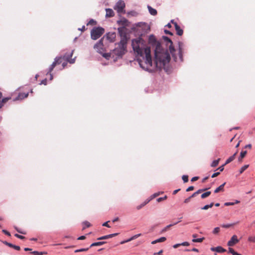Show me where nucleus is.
<instances>
[{
    "label": "nucleus",
    "instance_id": "obj_1",
    "mask_svg": "<svg viewBox=\"0 0 255 255\" xmlns=\"http://www.w3.org/2000/svg\"><path fill=\"white\" fill-rule=\"evenodd\" d=\"M132 46L134 52L143 58V60L138 58L137 61L140 67L146 71L153 72L156 69L160 70L164 68L166 64L170 60V56L167 50L161 48L159 43L157 44L155 50L154 66L152 65L150 48L145 46L141 38L133 40Z\"/></svg>",
    "mask_w": 255,
    "mask_h": 255
},
{
    "label": "nucleus",
    "instance_id": "obj_2",
    "mask_svg": "<svg viewBox=\"0 0 255 255\" xmlns=\"http://www.w3.org/2000/svg\"><path fill=\"white\" fill-rule=\"evenodd\" d=\"M73 52H74V50H72L70 54H68L66 53L63 56V57H57L55 58L54 61L50 65V67L49 68L48 71L47 72V74H50V80H52L53 79V75L51 73L56 65L61 64L63 60L67 61L71 64H73L75 62V58H74L73 59L71 58V57L73 55Z\"/></svg>",
    "mask_w": 255,
    "mask_h": 255
},
{
    "label": "nucleus",
    "instance_id": "obj_3",
    "mask_svg": "<svg viewBox=\"0 0 255 255\" xmlns=\"http://www.w3.org/2000/svg\"><path fill=\"white\" fill-rule=\"evenodd\" d=\"M105 30L101 27L94 28L91 32V38L93 40H96L101 36L104 33Z\"/></svg>",
    "mask_w": 255,
    "mask_h": 255
},
{
    "label": "nucleus",
    "instance_id": "obj_4",
    "mask_svg": "<svg viewBox=\"0 0 255 255\" xmlns=\"http://www.w3.org/2000/svg\"><path fill=\"white\" fill-rule=\"evenodd\" d=\"M163 39L166 42L167 46L169 47V50L170 51V53L171 54L173 58L175 61H178V56L175 55V49L173 46V43L171 39H170L168 37L163 36Z\"/></svg>",
    "mask_w": 255,
    "mask_h": 255
},
{
    "label": "nucleus",
    "instance_id": "obj_5",
    "mask_svg": "<svg viewBox=\"0 0 255 255\" xmlns=\"http://www.w3.org/2000/svg\"><path fill=\"white\" fill-rule=\"evenodd\" d=\"M127 40L128 39L125 38L121 39L119 43V49L118 50V51L120 55L124 54L126 51L127 48Z\"/></svg>",
    "mask_w": 255,
    "mask_h": 255
},
{
    "label": "nucleus",
    "instance_id": "obj_6",
    "mask_svg": "<svg viewBox=\"0 0 255 255\" xmlns=\"http://www.w3.org/2000/svg\"><path fill=\"white\" fill-rule=\"evenodd\" d=\"M125 7V3L123 0H120L117 2L115 6H114V9L117 11L119 13H121L122 12L125 13L124 8Z\"/></svg>",
    "mask_w": 255,
    "mask_h": 255
},
{
    "label": "nucleus",
    "instance_id": "obj_7",
    "mask_svg": "<svg viewBox=\"0 0 255 255\" xmlns=\"http://www.w3.org/2000/svg\"><path fill=\"white\" fill-rule=\"evenodd\" d=\"M117 22L121 27H124L126 28H127V27H129L130 25V22H129L128 20L125 17L121 18Z\"/></svg>",
    "mask_w": 255,
    "mask_h": 255
},
{
    "label": "nucleus",
    "instance_id": "obj_8",
    "mask_svg": "<svg viewBox=\"0 0 255 255\" xmlns=\"http://www.w3.org/2000/svg\"><path fill=\"white\" fill-rule=\"evenodd\" d=\"M118 31L119 32V34L121 37V39H123L124 38L127 39V28L124 27H120L118 28Z\"/></svg>",
    "mask_w": 255,
    "mask_h": 255
},
{
    "label": "nucleus",
    "instance_id": "obj_9",
    "mask_svg": "<svg viewBox=\"0 0 255 255\" xmlns=\"http://www.w3.org/2000/svg\"><path fill=\"white\" fill-rule=\"evenodd\" d=\"M237 236L236 235H233L231 240L228 242V246L229 247L234 246L235 244L239 242Z\"/></svg>",
    "mask_w": 255,
    "mask_h": 255
},
{
    "label": "nucleus",
    "instance_id": "obj_10",
    "mask_svg": "<svg viewBox=\"0 0 255 255\" xmlns=\"http://www.w3.org/2000/svg\"><path fill=\"white\" fill-rule=\"evenodd\" d=\"M28 92L19 93L18 96L13 100V101L22 100L26 98L28 96Z\"/></svg>",
    "mask_w": 255,
    "mask_h": 255
},
{
    "label": "nucleus",
    "instance_id": "obj_11",
    "mask_svg": "<svg viewBox=\"0 0 255 255\" xmlns=\"http://www.w3.org/2000/svg\"><path fill=\"white\" fill-rule=\"evenodd\" d=\"M183 44L181 42H179L178 58L181 61H183Z\"/></svg>",
    "mask_w": 255,
    "mask_h": 255
},
{
    "label": "nucleus",
    "instance_id": "obj_12",
    "mask_svg": "<svg viewBox=\"0 0 255 255\" xmlns=\"http://www.w3.org/2000/svg\"><path fill=\"white\" fill-rule=\"evenodd\" d=\"M116 35L115 32H109L107 34V39L109 40L110 42H112L115 41Z\"/></svg>",
    "mask_w": 255,
    "mask_h": 255
},
{
    "label": "nucleus",
    "instance_id": "obj_13",
    "mask_svg": "<svg viewBox=\"0 0 255 255\" xmlns=\"http://www.w3.org/2000/svg\"><path fill=\"white\" fill-rule=\"evenodd\" d=\"M173 23L174 24L177 34L179 36H181L183 33V30L180 28V27L177 24L176 22H173Z\"/></svg>",
    "mask_w": 255,
    "mask_h": 255
},
{
    "label": "nucleus",
    "instance_id": "obj_14",
    "mask_svg": "<svg viewBox=\"0 0 255 255\" xmlns=\"http://www.w3.org/2000/svg\"><path fill=\"white\" fill-rule=\"evenodd\" d=\"M211 250L212 251L216 252L218 253H224L226 251V250L225 249H224L221 246L211 248Z\"/></svg>",
    "mask_w": 255,
    "mask_h": 255
},
{
    "label": "nucleus",
    "instance_id": "obj_15",
    "mask_svg": "<svg viewBox=\"0 0 255 255\" xmlns=\"http://www.w3.org/2000/svg\"><path fill=\"white\" fill-rule=\"evenodd\" d=\"M118 235H119V233H115V234H110V235H106V236H102L101 237L98 238L97 240H106V239H108L109 238H111L117 236Z\"/></svg>",
    "mask_w": 255,
    "mask_h": 255
},
{
    "label": "nucleus",
    "instance_id": "obj_16",
    "mask_svg": "<svg viewBox=\"0 0 255 255\" xmlns=\"http://www.w3.org/2000/svg\"><path fill=\"white\" fill-rule=\"evenodd\" d=\"M106 16L107 17H112L115 15L114 11L111 8H106Z\"/></svg>",
    "mask_w": 255,
    "mask_h": 255
},
{
    "label": "nucleus",
    "instance_id": "obj_17",
    "mask_svg": "<svg viewBox=\"0 0 255 255\" xmlns=\"http://www.w3.org/2000/svg\"><path fill=\"white\" fill-rule=\"evenodd\" d=\"M226 184V182H224L223 184H222V185H221L219 187H218V188H217L215 190H214V193H217L220 191H224V187L225 186Z\"/></svg>",
    "mask_w": 255,
    "mask_h": 255
},
{
    "label": "nucleus",
    "instance_id": "obj_18",
    "mask_svg": "<svg viewBox=\"0 0 255 255\" xmlns=\"http://www.w3.org/2000/svg\"><path fill=\"white\" fill-rule=\"evenodd\" d=\"M237 153V152H236L235 153H234V154H233L232 156H230L228 159H227L224 165H226L233 161L235 159V157Z\"/></svg>",
    "mask_w": 255,
    "mask_h": 255
},
{
    "label": "nucleus",
    "instance_id": "obj_19",
    "mask_svg": "<svg viewBox=\"0 0 255 255\" xmlns=\"http://www.w3.org/2000/svg\"><path fill=\"white\" fill-rule=\"evenodd\" d=\"M103 38L100 40V41L94 46L95 49H98L99 48H102L103 46Z\"/></svg>",
    "mask_w": 255,
    "mask_h": 255
},
{
    "label": "nucleus",
    "instance_id": "obj_20",
    "mask_svg": "<svg viewBox=\"0 0 255 255\" xmlns=\"http://www.w3.org/2000/svg\"><path fill=\"white\" fill-rule=\"evenodd\" d=\"M166 240V238L165 237H161L158 239L154 240L151 242L152 244H155L157 243L163 242Z\"/></svg>",
    "mask_w": 255,
    "mask_h": 255
},
{
    "label": "nucleus",
    "instance_id": "obj_21",
    "mask_svg": "<svg viewBox=\"0 0 255 255\" xmlns=\"http://www.w3.org/2000/svg\"><path fill=\"white\" fill-rule=\"evenodd\" d=\"M148 9L149 13L152 15H155L157 14V11L155 9L153 8L150 6H148Z\"/></svg>",
    "mask_w": 255,
    "mask_h": 255
},
{
    "label": "nucleus",
    "instance_id": "obj_22",
    "mask_svg": "<svg viewBox=\"0 0 255 255\" xmlns=\"http://www.w3.org/2000/svg\"><path fill=\"white\" fill-rule=\"evenodd\" d=\"M150 200L151 199H147L143 203L136 206V209L138 210H140L141 208H142L143 207H144L145 205H146L150 201Z\"/></svg>",
    "mask_w": 255,
    "mask_h": 255
},
{
    "label": "nucleus",
    "instance_id": "obj_23",
    "mask_svg": "<svg viewBox=\"0 0 255 255\" xmlns=\"http://www.w3.org/2000/svg\"><path fill=\"white\" fill-rule=\"evenodd\" d=\"M179 222H180V221H179ZM178 223V222L174 223H173V224H170V225H167V226H166L164 228H163V229H162V232H166L169 228H170L171 227H172V226H174V225H176Z\"/></svg>",
    "mask_w": 255,
    "mask_h": 255
},
{
    "label": "nucleus",
    "instance_id": "obj_24",
    "mask_svg": "<svg viewBox=\"0 0 255 255\" xmlns=\"http://www.w3.org/2000/svg\"><path fill=\"white\" fill-rule=\"evenodd\" d=\"M105 242H96L92 244L90 246V248L95 247V246H99L104 245L105 244Z\"/></svg>",
    "mask_w": 255,
    "mask_h": 255
},
{
    "label": "nucleus",
    "instance_id": "obj_25",
    "mask_svg": "<svg viewBox=\"0 0 255 255\" xmlns=\"http://www.w3.org/2000/svg\"><path fill=\"white\" fill-rule=\"evenodd\" d=\"M247 152V151H242L240 154V156L239 157V160L242 161V159L246 156Z\"/></svg>",
    "mask_w": 255,
    "mask_h": 255
},
{
    "label": "nucleus",
    "instance_id": "obj_26",
    "mask_svg": "<svg viewBox=\"0 0 255 255\" xmlns=\"http://www.w3.org/2000/svg\"><path fill=\"white\" fill-rule=\"evenodd\" d=\"M220 160V158H218L217 160H214L211 164V167H216L218 165Z\"/></svg>",
    "mask_w": 255,
    "mask_h": 255
},
{
    "label": "nucleus",
    "instance_id": "obj_27",
    "mask_svg": "<svg viewBox=\"0 0 255 255\" xmlns=\"http://www.w3.org/2000/svg\"><path fill=\"white\" fill-rule=\"evenodd\" d=\"M211 191H207L205 193H203L201 197L202 199H204V198H206L207 197H208V196H209L211 194Z\"/></svg>",
    "mask_w": 255,
    "mask_h": 255
},
{
    "label": "nucleus",
    "instance_id": "obj_28",
    "mask_svg": "<svg viewBox=\"0 0 255 255\" xmlns=\"http://www.w3.org/2000/svg\"><path fill=\"white\" fill-rule=\"evenodd\" d=\"M84 227H83L82 230H85L86 228L90 227L91 226V224L88 221H85L83 223Z\"/></svg>",
    "mask_w": 255,
    "mask_h": 255
},
{
    "label": "nucleus",
    "instance_id": "obj_29",
    "mask_svg": "<svg viewBox=\"0 0 255 255\" xmlns=\"http://www.w3.org/2000/svg\"><path fill=\"white\" fill-rule=\"evenodd\" d=\"M149 41L150 43H155L156 42V38L154 35H150L149 37Z\"/></svg>",
    "mask_w": 255,
    "mask_h": 255
},
{
    "label": "nucleus",
    "instance_id": "obj_30",
    "mask_svg": "<svg viewBox=\"0 0 255 255\" xmlns=\"http://www.w3.org/2000/svg\"><path fill=\"white\" fill-rule=\"evenodd\" d=\"M204 240V238L199 239H193L192 242L194 243H201Z\"/></svg>",
    "mask_w": 255,
    "mask_h": 255
},
{
    "label": "nucleus",
    "instance_id": "obj_31",
    "mask_svg": "<svg viewBox=\"0 0 255 255\" xmlns=\"http://www.w3.org/2000/svg\"><path fill=\"white\" fill-rule=\"evenodd\" d=\"M249 165H245L240 169V173H242L245 170L249 167Z\"/></svg>",
    "mask_w": 255,
    "mask_h": 255
},
{
    "label": "nucleus",
    "instance_id": "obj_32",
    "mask_svg": "<svg viewBox=\"0 0 255 255\" xmlns=\"http://www.w3.org/2000/svg\"><path fill=\"white\" fill-rule=\"evenodd\" d=\"M235 224H223L221 225V227L224 228H230L234 225H235Z\"/></svg>",
    "mask_w": 255,
    "mask_h": 255
},
{
    "label": "nucleus",
    "instance_id": "obj_33",
    "mask_svg": "<svg viewBox=\"0 0 255 255\" xmlns=\"http://www.w3.org/2000/svg\"><path fill=\"white\" fill-rule=\"evenodd\" d=\"M95 24H96V21L95 20H94V19H92L89 20V21L88 22L87 25H94Z\"/></svg>",
    "mask_w": 255,
    "mask_h": 255
},
{
    "label": "nucleus",
    "instance_id": "obj_34",
    "mask_svg": "<svg viewBox=\"0 0 255 255\" xmlns=\"http://www.w3.org/2000/svg\"><path fill=\"white\" fill-rule=\"evenodd\" d=\"M31 254H33L34 255H43L46 253L44 252H38L37 251H34L31 252Z\"/></svg>",
    "mask_w": 255,
    "mask_h": 255
},
{
    "label": "nucleus",
    "instance_id": "obj_35",
    "mask_svg": "<svg viewBox=\"0 0 255 255\" xmlns=\"http://www.w3.org/2000/svg\"><path fill=\"white\" fill-rule=\"evenodd\" d=\"M248 241L255 243V236H250L248 238Z\"/></svg>",
    "mask_w": 255,
    "mask_h": 255
},
{
    "label": "nucleus",
    "instance_id": "obj_36",
    "mask_svg": "<svg viewBox=\"0 0 255 255\" xmlns=\"http://www.w3.org/2000/svg\"><path fill=\"white\" fill-rule=\"evenodd\" d=\"M11 99V97H6L1 100V103L3 104L6 103L9 100Z\"/></svg>",
    "mask_w": 255,
    "mask_h": 255
},
{
    "label": "nucleus",
    "instance_id": "obj_37",
    "mask_svg": "<svg viewBox=\"0 0 255 255\" xmlns=\"http://www.w3.org/2000/svg\"><path fill=\"white\" fill-rule=\"evenodd\" d=\"M141 236V234H137V235H135L133 236H132L131 238H130V239H128V241H132L133 240H134L136 238H137L138 237H139V236Z\"/></svg>",
    "mask_w": 255,
    "mask_h": 255
},
{
    "label": "nucleus",
    "instance_id": "obj_38",
    "mask_svg": "<svg viewBox=\"0 0 255 255\" xmlns=\"http://www.w3.org/2000/svg\"><path fill=\"white\" fill-rule=\"evenodd\" d=\"M182 180H183L184 182L186 183L188 181V175H183L182 176Z\"/></svg>",
    "mask_w": 255,
    "mask_h": 255
},
{
    "label": "nucleus",
    "instance_id": "obj_39",
    "mask_svg": "<svg viewBox=\"0 0 255 255\" xmlns=\"http://www.w3.org/2000/svg\"><path fill=\"white\" fill-rule=\"evenodd\" d=\"M89 250V248L86 249H81L79 250H76L75 251V253H78V252H85Z\"/></svg>",
    "mask_w": 255,
    "mask_h": 255
},
{
    "label": "nucleus",
    "instance_id": "obj_40",
    "mask_svg": "<svg viewBox=\"0 0 255 255\" xmlns=\"http://www.w3.org/2000/svg\"><path fill=\"white\" fill-rule=\"evenodd\" d=\"M220 228L216 227L214 229V230L213 231V233L214 234H218L220 232Z\"/></svg>",
    "mask_w": 255,
    "mask_h": 255
},
{
    "label": "nucleus",
    "instance_id": "obj_41",
    "mask_svg": "<svg viewBox=\"0 0 255 255\" xmlns=\"http://www.w3.org/2000/svg\"><path fill=\"white\" fill-rule=\"evenodd\" d=\"M14 236L16 237V238H18V239H21V240H23V239H24L25 238V237H24L23 236H21V235H18L17 234H15L14 235Z\"/></svg>",
    "mask_w": 255,
    "mask_h": 255
},
{
    "label": "nucleus",
    "instance_id": "obj_42",
    "mask_svg": "<svg viewBox=\"0 0 255 255\" xmlns=\"http://www.w3.org/2000/svg\"><path fill=\"white\" fill-rule=\"evenodd\" d=\"M167 198V196H165L164 197H160V198H158L157 199V201L158 202H160L162 201H163L165 199H166Z\"/></svg>",
    "mask_w": 255,
    "mask_h": 255
},
{
    "label": "nucleus",
    "instance_id": "obj_43",
    "mask_svg": "<svg viewBox=\"0 0 255 255\" xmlns=\"http://www.w3.org/2000/svg\"><path fill=\"white\" fill-rule=\"evenodd\" d=\"M194 189V186H191L189 187L188 188H187L186 190V192H189L190 191L193 190Z\"/></svg>",
    "mask_w": 255,
    "mask_h": 255
},
{
    "label": "nucleus",
    "instance_id": "obj_44",
    "mask_svg": "<svg viewBox=\"0 0 255 255\" xmlns=\"http://www.w3.org/2000/svg\"><path fill=\"white\" fill-rule=\"evenodd\" d=\"M2 232L6 235L8 236H10L11 235L10 234V233L9 232H8L7 231L5 230H2Z\"/></svg>",
    "mask_w": 255,
    "mask_h": 255
},
{
    "label": "nucleus",
    "instance_id": "obj_45",
    "mask_svg": "<svg viewBox=\"0 0 255 255\" xmlns=\"http://www.w3.org/2000/svg\"><path fill=\"white\" fill-rule=\"evenodd\" d=\"M235 251H234V250L231 248H229V253L232 254L233 255H234V254L235 253Z\"/></svg>",
    "mask_w": 255,
    "mask_h": 255
},
{
    "label": "nucleus",
    "instance_id": "obj_46",
    "mask_svg": "<svg viewBox=\"0 0 255 255\" xmlns=\"http://www.w3.org/2000/svg\"><path fill=\"white\" fill-rule=\"evenodd\" d=\"M220 174V172H217L216 173H214V174H212V175L211 176V177L212 178H214L215 177H217L218 176L219 174Z\"/></svg>",
    "mask_w": 255,
    "mask_h": 255
},
{
    "label": "nucleus",
    "instance_id": "obj_47",
    "mask_svg": "<svg viewBox=\"0 0 255 255\" xmlns=\"http://www.w3.org/2000/svg\"><path fill=\"white\" fill-rule=\"evenodd\" d=\"M192 198H190V196L186 199H185L184 201V203H185V204H187L190 201V200Z\"/></svg>",
    "mask_w": 255,
    "mask_h": 255
},
{
    "label": "nucleus",
    "instance_id": "obj_48",
    "mask_svg": "<svg viewBox=\"0 0 255 255\" xmlns=\"http://www.w3.org/2000/svg\"><path fill=\"white\" fill-rule=\"evenodd\" d=\"M224 205H225V206H228L234 205L235 203L234 202H226Z\"/></svg>",
    "mask_w": 255,
    "mask_h": 255
},
{
    "label": "nucleus",
    "instance_id": "obj_49",
    "mask_svg": "<svg viewBox=\"0 0 255 255\" xmlns=\"http://www.w3.org/2000/svg\"><path fill=\"white\" fill-rule=\"evenodd\" d=\"M180 245L183 246H189L190 245L189 243L187 242H185L182 243H181Z\"/></svg>",
    "mask_w": 255,
    "mask_h": 255
},
{
    "label": "nucleus",
    "instance_id": "obj_50",
    "mask_svg": "<svg viewBox=\"0 0 255 255\" xmlns=\"http://www.w3.org/2000/svg\"><path fill=\"white\" fill-rule=\"evenodd\" d=\"M225 165L223 164L222 166L219 167L217 170H220V172H222L224 170V166Z\"/></svg>",
    "mask_w": 255,
    "mask_h": 255
},
{
    "label": "nucleus",
    "instance_id": "obj_51",
    "mask_svg": "<svg viewBox=\"0 0 255 255\" xmlns=\"http://www.w3.org/2000/svg\"><path fill=\"white\" fill-rule=\"evenodd\" d=\"M110 221H107L106 222H105L103 224V226H105V227H107L108 228H111V226L108 224V223Z\"/></svg>",
    "mask_w": 255,
    "mask_h": 255
},
{
    "label": "nucleus",
    "instance_id": "obj_52",
    "mask_svg": "<svg viewBox=\"0 0 255 255\" xmlns=\"http://www.w3.org/2000/svg\"><path fill=\"white\" fill-rule=\"evenodd\" d=\"M15 229H16V230L20 234H25L26 233L23 232V231H22L21 230H20L19 229H18L17 227H15Z\"/></svg>",
    "mask_w": 255,
    "mask_h": 255
},
{
    "label": "nucleus",
    "instance_id": "obj_53",
    "mask_svg": "<svg viewBox=\"0 0 255 255\" xmlns=\"http://www.w3.org/2000/svg\"><path fill=\"white\" fill-rule=\"evenodd\" d=\"M13 249H14L15 250H17V251H19L20 250V248L19 246H15V245H14L13 246Z\"/></svg>",
    "mask_w": 255,
    "mask_h": 255
},
{
    "label": "nucleus",
    "instance_id": "obj_54",
    "mask_svg": "<svg viewBox=\"0 0 255 255\" xmlns=\"http://www.w3.org/2000/svg\"><path fill=\"white\" fill-rule=\"evenodd\" d=\"M67 61H65L64 62L63 61L62 63H61L62 65L63 69L64 68L66 67V66L67 65Z\"/></svg>",
    "mask_w": 255,
    "mask_h": 255
},
{
    "label": "nucleus",
    "instance_id": "obj_55",
    "mask_svg": "<svg viewBox=\"0 0 255 255\" xmlns=\"http://www.w3.org/2000/svg\"><path fill=\"white\" fill-rule=\"evenodd\" d=\"M206 190V189H199L198 190L197 192V193H198V194L203 192V191H205Z\"/></svg>",
    "mask_w": 255,
    "mask_h": 255
},
{
    "label": "nucleus",
    "instance_id": "obj_56",
    "mask_svg": "<svg viewBox=\"0 0 255 255\" xmlns=\"http://www.w3.org/2000/svg\"><path fill=\"white\" fill-rule=\"evenodd\" d=\"M85 239H86V236H82L79 237L78 238V240H85Z\"/></svg>",
    "mask_w": 255,
    "mask_h": 255
},
{
    "label": "nucleus",
    "instance_id": "obj_57",
    "mask_svg": "<svg viewBox=\"0 0 255 255\" xmlns=\"http://www.w3.org/2000/svg\"><path fill=\"white\" fill-rule=\"evenodd\" d=\"M103 56L104 57L106 58H108L109 57H110V54H109V53H104V54L103 55Z\"/></svg>",
    "mask_w": 255,
    "mask_h": 255
},
{
    "label": "nucleus",
    "instance_id": "obj_58",
    "mask_svg": "<svg viewBox=\"0 0 255 255\" xmlns=\"http://www.w3.org/2000/svg\"><path fill=\"white\" fill-rule=\"evenodd\" d=\"M199 179V177H193L192 179H191V181L192 182H194V181H195L196 180H197L198 179Z\"/></svg>",
    "mask_w": 255,
    "mask_h": 255
},
{
    "label": "nucleus",
    "instance_id": "obj_59",
    "mask_svg": "<svg viewBox=\"0 0 255 255\" xmlns=\"http://www.w3.org/2000/svg\"><path fill=\"white\" fill-rule=\"evenodd\" d=\"M209 208V206L208 205H206L205 206H204V207H203L201 209L202 210H207Z\"/></svg>",
    "mask_w": 255,
    "mask_h": 255
},
{
    "label": "nucleus",
    "instance_id": "obj_60",
    "mask_svg": "<svg viewBox=\"0 0 255 255\" xmlns=\"http://www.w3.org/2000/svg\"><path fill=\"white\" fill-rule=\"evenodd\" d=\"M47 84V80L45 79L43 80H42L40 83V84H44V85H46Z\"/></svg>",
    "mask_w": 255,
    "mask_h": 255
},
{
    "label": "nucleus",
    "instance_id": "obj_61",
    "mask_svg": "<svg viewBox=\"0 0 255 255\" xmlns=\"http://www.w3.org/2000/svg\"><path fill=\"white\" fill-rule=\"evenodd\" d=\"M198 194V193L197 192H194L191 196H190V198H193L196 197Z\"/></svg>",
    "mask_w": 255,
    "mask_h": 255
},
{
    "label": "nucleus",
    "instance_id": "obj_62",
    "mask_svg": "<svg viewBox=\"0 0 255 255\" xmlns=\"http://www.w3.org/2000/svg\"><path fill=\"white\" fill-rule=\"evenodd\" d=\"M180 246H181L180 245V244H175L173 246V247L174 248V249H176L178 247H180Z\"/></svg>",
    "mask_w": 255,
    "mask_h": 255
},
{
    "label": "nucleus",
    "instance_id": "obj_63",
    "mask_svg": "<svg viewBox=\"0 0 255 255\" xmlns=\"http://www.w3.org/2000/svg\"><path fill=\"white\" fill-rule=\"evenodd\" d=\"M164 32L166 34H169V35H173V34L170 31H168L167 30H165Z\"/></svg>",
    "mask_w": 255,
    "mask_h": 255
},
{
    "label": "nucleus",
    "instance_id": "obj_64",
    "mask_svg": "<svg viewBox=\"0 0 255 255\" xmlns=\"http://www.w3.org/2000/svg\"><path fill=\"white\" fill-rule=\"evenodd\" d=\"M78 29L82 31H84L85 30V26L83 25L81 28H79Z\"/></svg>",
    "mask_w": 255,
    "mask_h": 255
}]
</instances>
